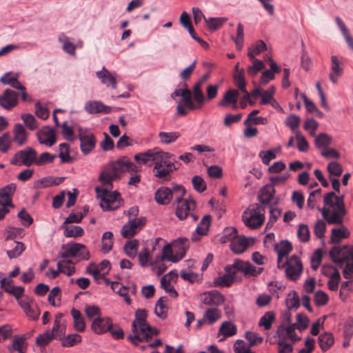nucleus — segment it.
<instances>
[{
  "label": "nucleus",
  "mask_w": 353,
  "mask_h": 353,
  "mask_svg": "<svg viewBox=\"0 0 353 353\" xmlns=\"http://www.w3.org/2000/svg\"><path fill=\"white\" fill-rule=\"evenodd\" d=\"M21 119L30 130H34L38 128V122L35 117L31 114H23Z\"/></svg>",
  "instance_id": "obj_61"
},
{
  "label": "nucleus",
  "mask_w": 353,
  "mask_h": 353,
  "mask_svg": "<svg viewBox=\"0 0 353 353\" xmlns=\"http://www.w3.org/2000/svg\"><path fill=\"white\" fill-rule=\"evenodd\" d=\"M59 157L62 163H70L72 161V158L69 154V145L67 143H61L59 145Z\"/></svg>",
  "instance_id": "obj_59"
},
{
  "label": "nucleus",
  "mask_w": 353,
  "mask_h": 353,
  "mask_svg": "<svg viewBox=\"0 0 353 353\" xmlns=\"http://www.w3.org/2000/svg\"><path fill=\"white\" fill-rule=\"evenodd\" d=\"M85 110L89 114H109L111 112V107L103 104L100 101H88L85 103Z\"/></svg>",
  "instance_id": "obj_23"
},
{
  "label": "nucleus",
  "mask_w": 353,
  "mask_h": 353,
  "mask_svg": "<svg viewBox=\"0 0 353 353\" xmlns=\"http://www.w3.org/2000/svg\"><path fill=\"white\" fill-rule=\"evenodd\" d=\"M139 247V241L136 239L128 241L125 246L124 250L129 257L134 259L137 254V250Z\"/></svg>",
  "instance_id": "obj_50"
},
{
  "label": "nucleus",
  "mask_w": 353,
  "mask_h": 353,
  "mask_svg": "<svg viewBox=\"0 0 353 353\" xmlns=\"http://www.w3.org/2000/svg\"><path fill=\"white\" fill-rule=\"evenodd\" d=\"M275 194V190L272 184L263 186L259 191V200L262 204H269Z\"/></svg>",
  "instance_id": "obj_30"
},
{
  "label": "nucleus",
  "mask_w": 353,
  "mask_h": 353,
  "mask_svg": "<svg viewBox=\"0 0 353 353\" xmlns=\"http://www.w3.org/2000/svg\"><path fill=\"white\" fill-rule=\"evenodd\" d=\"M62 252L59 253L61 257L67 259L69 257H78L79 260H88L90 252L85 245L81 243H74L68 245H63Z\"/></svg>",
  "instance_id": "obj_7"
},
{
  "label": "nucleus",
  "mask_w": 353,
  "mask_h": 353,
  "mask_svg": "<svg viewBox=\"0 0 353 353\" xmlns=\"http://www.w3.org/2000/svg\"><path fill=\"white\" fill-rule=\"evenodd\" d=\"M19 94L16 91L7 88L0 96V106L6 110H11L17 105Z\"/></svg>",
  "instance_id": "obj_15"
},
{
  "label": "nucleus",
  "mask_w": 353,
  "mask_h": 353,
  "mask_svg": "<svg viewBox=\"0 0 353 353\" xmlns=\"http://www.w3.org/2000/svg\"><path fill=\"white\" fill-rule=\"evenodd\" d=\"M57 158V155L49 152H43L36 157V165L41 166L48 163H52Z\"/></svg>",
  "instance_id": "obj_57"
},
{
  "label": "nucleus",
  "mask_w": 353,
  "mask_h": 353,
  "mask_svg": "<svg viewBox=\"0 0 353 353\" xmlns=\"http://www.w3.org/2000/svg\"><path fill=\"white\" fill-rule=\"evenodd\" d=\"M301 123V118L296 114H291L285 119V124L289 127L292 132L297 131V128L299 127Z\"/></svg>",
  "instance_id": "obj_55"
},
{
  "label": "nucleus",
  "mask_w": 353,
  "mask_h": 353,
  "mask_svg": "<svg viewBox=\"0 0 353 353\" xmlns=\"http://www.w3.org/2000/svg\"><path fill=\"white\" fill-rule=\"evenodd\" d=\"M153 154L154 169H159L160 167L165 166V164L174 163L170 161L174 157V154L171 153L160 151L157 148H154Z\"/></svg>",
  "instance_id": "obj_24"
},
{
  "label": "nucleus",
  "mask_w": 353,
  "mask_h": 353,
  "mask_svg": "<svg viewBox=\"0 0 353 353\" xmlns=\"http://www.w3.org/2000/svg\"><path fill=\"white\" fill-rule=\"evenodd\" d=\"M65 330L66 322L54 321L52 329L50 331L54 334L57 339H61L62 336H65Z\"/></svg>",
  "instance_id": "obj_49"
},
{
  "label": "nucleus",
  "mask_w": 353,
  "mask_h": 353,
  "mask_svg": "<svg viewBox=\"0 0 353 353\" xmlns=\"http://www.w3.org/2000/svg\"><path fill=\"white\" fill-rule=\"evenodd\" d=\"M226 274L214 279V285L215 286L230 287L236 279V270L234 268V264L226 265L224 268Z\"/></svg>",
  "instance_id": "obj_16"
},
{
  "label": "nucleus",
  "mask_w": 353,
  "mask_h": 353,
  "mask_svg": "<svg viewBox=\"0 0 353 353\" xmlns=\"http://www.w3.org/2000/svg\"><path fill=\"white\" fill-rule=\"evenodd\" d=\"M101 189L96 187L95 190L101 197L100 206L103 210H115L118 209L123 202L120 194L117 192H111L112 188L103 187Z\"/></svg>",
  "instance_id": "obj_3"
},
{
  "label": "nucleus",
  "mask_w": 353,
  "mask_h": 353,
  "mask_svg": "<svg viewBox=\"0 0 353 353\" xmlns=\"http://www.w3.org/2000/svg\"><path fill=\"white\" fill-rule=\"evenodd\" d=\"M115 74V73H111L105 67H103L101 71L96 72L97 77L101 80L103 84L107 86L111 85L112 88H116L117 87V82Z\"/></svg>",
  "instance_id": "obj_25"
},
{
  "label": "nucleus",
  "mask_w": 353,
  "mask_h": 353,
  "mask_svg": "<svg viewBox=\"0 0 353 353\" xmlns=\"http://www.w3.org/2000/svg\"><path fill=\"white\" fill-rule=\"evenodd\" d=\"M37 156V150L31 147H28L16 152L10 159V163L17 166L30 167L36 163Z\"/></svg>",
  "instance_id": "obj_9"
},
{
  "label": "nucleus",
  "mask_w": 353,
  "mask_h": 353,
  "mask_svg": "<svg viewBox=\"0 0 353 353\" xmlns=\"http://www.w3.org/2000/svg\"><path fill=\"white\" fill-rule=\"evenodd\" d=\"M283 267L285 268L287 277L292 281L297 280L303 272L302 263L300 259L296 255L290 256L283 264Z\"/></svg>",
  "instance_id": "obj_11"
},
{
  "label": "nucleus",
  "mask_w": 353,
  "mask_h": 353,
  "mask_svg": "<svg viewBox=\"0 0 353 353\" xmlns=\"http://www.w3.org/2000/svg\"><path fill=\"white\" fill-rule=\"evenodd\" d=\"M234 268L236 272H241L245 276H256L262 273L263 268H256L248 261H243L241 259H236L234 262Z\"/></svg>",
  "instance_id": "obj_17"
},
{
  "label": "nucleus",
  "mask_w": 353,
  "mask_h": 353,
  "mask_svg": "<svg viewBox=\"0 0 353 353\" xmlns=\"http://www.w3.org/2000/svg\"><path fill=\"white\" fill-rule=\"evenodd\" d=\"M221 317V312L216 307H210L205 311L203 320L208 324H213Z\"/></svg>",
  "instance_id": "obj_37"
},
{
  "label": "nucleus",
  "mask_w": 353,
  "mask_h": 353,
  "mask_svg": "<svg viewBox=\"0 0 353 353\" xmlns=\"http://www.w3.org/2000/svg\"><path fill=\"white\" fill-rule=\"evenodd\" d=\"M166 297H161L157 302L154 312L161 319H165L167 317L168 307L165 305L166 302Z\"/></svg>",
  "instance_id": "obj_44"
},
{
  "label": "nucleus",
  "mask_w": 353,
  "mask_h": 353,
  "mask_svg": "<svg viewBox=\"0 0 353 353\" xmlns=\"http://www.w3.org/2000/svg\"><path fill=\"white\" fill-rule=\"evenodd\" d=\"M209 78V74H203L201 78L197 81V83L193 87V96L196 102L199 105H203L205 101V97L201 88H203V84Z\"/></svg>",
  "instance_id": "obj_29"
},
{
  "label": "nucleus",
  "mask_w": 353,
  "mask_h": 353,
  "mask_svg": "<svg viewBox=\"0 0 353 353\" xmlns=\"http://www.w3.org/2000/svg\"><path fill=\"white\" fill-rule=\"evenodd\" d=\"M329 254L332 261L341 268L345 263L353 259V248L347 245L341 248L334 246L331 249Z\"/></svg>",
  "instance_id": "obj_10"
},
{
  "label": "nucleus",
  "mask_w": 353,
  "mask_h": 353,
  "mask_svg": "<svg viewBox=\"0 0 353 353\" xmlns=\"http://www.w3.org/2000/svg\"><path fill=\"white\" fill-rule=\"evenodd\" d=\"M14 141L19 145H22L24 144L27 139V132L21 123H17L14 128Z\"/></svg>",
  "instance_id": "obj_38"
},
{
  "label": "nucleus",
  "mask_w": 353,
  "mask_h": 353,
  "mask_svg": "<svg viewBox=\"0 0 353 353\" xmlns=\"http://www.w3.org/2000/svg\"><path fill=\"white\" fill-rule=\"evenodd\" d=\"M16 237L12 233L8 234L5 239V247L8 249L6 252L10 259H14L19 256L25 250L24 244L21 242L14 241Z\"/></svg>",
  "instance_id": "obj_13"
},
{
  "label": "nucleus",
  "mask_w": 353,
  "mask_h": 353,
  "mask_svg": "<svg viewBox=\"0 0 353 353\" xmlns=\"http://www.w3.org/2000/svg\"><path fill=\"white\" fill-rule=\"evenodd\" d=\"M176 201L178 202V205L175 213L176 216L181 220L185 219L189 212L196 207V203L193 200H183L181 198L179 201Z\"/></svg>",
  "instance_id": "obj_22"
},
{
  "label": "nucleus",
  "mask_w": 353,
  "mask_h": 353,
  "mask_svg": "<svg viewBox=\"0 0 353 353\" xmlns=\"http://www.w3.org/2000/svg\"><path fill=\"white\" fill-rule=\"evenodd\" d=\"M212 221V216L210 214L205 215L198 224L196 231L199 235L207 234Z\"/></svg>",
  "instance_id": "obj_45"
},
{
  "label": "nucleus",
  "mask_w": 353,
  "mask_h": 353,
  "mask_svg": "<svg viewBox=\"0 0 353 353\" xmlns=\"http://www.w3.org/2000/svg\"><path fill=\"white\" fill-rule=\"evenodd\" d=\"M219 332L225 337H230L236 333V327L232 323L225 321L221 324Z\"/></svg>",
  "instance_id": "obj_47"
},
{
  "label": "nucleus",
  "mask_w": 353,
  "mask_h": 353,
  "mask_svg": "<svg viewBox=\"0 0 353 353\" xmlns=\"http://www.w3.org/2000/svg\"><path fill=\"white\" fill-rule=\"evenodd\" d=\"M121 165V161L119 159L104 168L99 178L103 187L112 188V181L119 179L121 173L123 172Z\"/></svg>",
  "instance_id": "obj_5"
},
{
  "label": "nucleus",
  "mask_w": 353,
  "mask_h": 353,
  "mask_svg": "<svg viewBox=\"0 0 353 353\" xmlns=\"http://www.w3.org/2000/svg\"><path fill=\"white\" fill-rule=\"evenodd\" d=\"M205 21L209 29L212 31H215L220 28L223 25V23L226 22L227 19L224 17L210 18L208 19H205Z\"/></svg>",
  "instance_id": "obj_56"
},
{
  "label": "nucleus",
  "mask_w": 353,
  "mask_h": 353,
  "mask_svg": "<svg viewBox=\"0 0 353 353\" xmlns=\"http://www.w3.org/2000/svg\"><path fill=\"white\" fill-rule=\"evenodd\" d=\"M286 304L289 310L296 309L300 305V300L296 292L293 291L288 294L286 300Z\"/></svg>",
  "instance_id": "obj_64"
},
{
  "label": "nucleus",
  "mask_w": 353,
  "mask_h": 353,
  "mask_svg": "<svg viewBox=\"0 0 353 353\" xmlns=\"http://www.w3.org/2000/svg\"><path fill=\"white\" fill-rule=\"evenodd\" d=\"M202 105H195L192 99V92L188 89V93L184 94L181 97V101L176 106L177 114L180 116H185L188 114L186 109L193 110L200 108Z\"/></svg>",
  "instance_id": "obj_14"
},
{
  "label": "nucleus",
  "mask_w": 353,
  "mask_h": 353,
  "mask_svg": "<svg viewBox=\"0 0 353 353\" xmlns=\"http://www.w3.org/2000/svg\"><path fill=\"white\" fill-rule=\"evenodd\" d=\"M154 150V149L148 150L145 152L137 154L134 156V159L137 161V163L147 164L149 161H152Z\"/></svg>",
  "instance_id": "obj_62"
},
{
  "label": "nucleus",
  "mask_w": 353,
  "mask_h": 353,
  "mask_svg": "<svg viewBox=\"0 0 353 353\" xmlns=\"http://www.w3.org/2000/svg\"><path fill=\"white\" fill-rule=\"evenodd\" d=\"M343 72V63L340 61L336 56L331 57V66L329 79L333 84L338 82L339 79Z\"/></svg>",
  "instance_id": "obj_20"
},
{
  "label": "nucleus",
  "mask_w": 353,
  "mask_h": 353,
  "mask_svg": "<svg viewBox=\"0 0 353 353\" xmlns=\"http://www.w3.org/2000/svg\"><path fill=\"white\" fill-rule=\"evenodd\" d=\"M101 243L103 252H109L113 245V233L110 231L104 232L102 236Z\"/></svg>",
  "instance_id": "obj_46"
},
{
  "label": "nucleus",
  "mask_w": 353,
  "mask_h": 353,
  "mask_svg": "<svg viewBox=\"0 0 353 353\" xmlns=\"http://www.w3.org/2000/svg\"><path fill=\"white\" fill-rule=\"evenodd\" d=\"M292 250V244L288 240H283L276 245L275 250L279 256V259L287 256Z\"/></svg>",
  "instance_id": "obj_40"
},
{
  "label": "nucleus",
  "mask_w": 353,
  "mask_h": 353,
  "mask_svg": "<svg viewBox=\"0 0 353 353\" xmlns=\"http://www.w3.org/2000/svg\"><path fill=\"white\" fill-rule=\"evenodd\" d=\"M78 138L81 142L80 148L82 153L85 155L90 153L96 145V139L94 134L86 129L79 127Z\"/></svg>",
  "instance_id": "obj_12"
},
{
  "label": "nucleus",
  "mask_w": 353,
  "mask_h": 353,
  "mask_svg": "<svg viewBox=\"0 0 353 353\" xmlns=\"http://www.w3.org/2000/svg\"><path fill=\"white\" fill-rule=\"evenodd\" d=\"M173 248L176 252L180 254V256L178 259L176 256H172V249L170 245H165L162 249V259H167L173 262H176L181 259L185 254L186 250L188 248V240L186 238H179L174 241L173 243Z\"/></svg>",
  "instance_id": "obj_8"
},
{
  "label": "nucleus",
  "mask_w": 353,
  "mask_h": 353,
  "mask_svg": "<svg viewBox=\"0 0 353 353\" xmlns=\"http://www.w3.org/2000/svg\"><path fill=\"white\" fill-rule=\"evenodd\" d=\"M12 348L19 353H25L27 343L23 336H15L12 344Z\"/></svg>",
  "instance_id": "obj_53"
},
{
  "label": "nucleus",
  "mask_w": 353,
  "mask_h": 353,
  "mask_svg": "<svg viewBox=\"0 0 353 353\" xmlns=\"http://www.w3.org/2000/svg\"><path fill=\"white\" fill-rule=\"evenodd\" d=\"M177 274L173 272H170L168 274L163 276L161 279V286L163 289L168 292L170 296L176 298L178 296V293L171 285L170 280L172 278H176Z\"/></svg>",
  "instance_id": "obj_28"
},
{
  "label": "nucleus",
  "mask_w": 353,
  "mask_h": 353,
  "mask_svg": "<svg viewBox=\"0 0 353 353\" xmlns=\"http://www.w3.org/2000/svg\"><path fill=\"white\" fill-rule=\"evenodd\" d=\"M318 342L321 349L323 352L327 351L334 343V336L330 332H325L319 335Z\"/></svg>",
  "instance_id": "obj_33"
},
{
  "label": "nucleus",
  "mask_w": 353,
  "mask_h": 353,
  "mask_svg": "<svg viewBox=\"0 0 353 353\" xmlns=\"http://www.w3.org/2000/svg\"><path fill=\"white\" fill-rule=\"evenodd\" d=\"M110 319L109 318H96L93 320L91 328L93 332L98 334H103L110 329Z\"/></svg>",
  "instance_id": "obj_26"
},
{
  "label": "nucleus",
  "mask_w": 353,
  "mask_h": 353,
  "mask_svg": "<svg viewBox=\"0 0 353 353\" xmlns=\"http://www.w3.org/2000/svg\"><path fill=\"white\" fill-rule=\"evenodd\" d=\"M266 50V44L262 40H259L256 44L248 49V56L250 59L255 58L256 55L259 54Z\"/></svg>",
  "instance_id": "obj_43"
},
{
  "label": "nucleus",
  "mask_w": 353,
  "mask_h": 353,
  "mask_svg": "<svg viewBox=\"0 0 353 353\" xmlns=\"http://www.w3.org/2000/svg\"><path fill=\"white\" fill-rule=\"evenodd\" d=\"M57 339L54 334L50 330L46 331L42 334L37 336L36 339V343L41 347H45L47 345L52 339Z\"/></svg>",
  "instance_id": "obj_54"
},
{
  "label": "nucleus",
  "mask_w": 353,
  "mask_h": 353,
  "mask_svg": "<svg viewBox=\"0 0 353 353\" xmlns=\"http://www.w3.org/2000/svg\"><path fill=\"white\" fill-rule=\"evenodd\" d=\"M17 186L14 183H10L0 189V198L2 202L9 205L10 207L14 208L12 202V198L16 191Z\"/></svg>",
  "instance_id": "obj_27"
},
{
  "label": "nucleus",
  "mask_w": 353,
  "mask_h": 353,
  "mask_svg": "<svg viewBox=\"0 0 353 353\" xmlns=\"http://www.w3.org/2000/svg\"><path fill=\"white\" fill-rule=\"evenodd\" d=\"M234 81L241 92H245V81L244 70L243 68L241 69L239 72H234Z\"/></svg>",
  "instance_id": "obj_63"
},
{
  "label": "nucleus",
  "mask_w": 353,
  "mask_h": 353,
  "mask_svg": "<svg viewBox=\"0 0 353 353\" xmlns=\"http://www.w3.org/2000/svg\"><path fill=\"white\" fill-rule=\"evenodd\" d=\"M71 315L74 320V327L75 330L79 332H83L85 328V323L81 312L75 308H72L71 310Z\"/></svg>",
  "instance_id": "obj_32"
},
{
  "label": "nucleus",
  "mask_w": 353,
  "mask_h": 353,
  "mask_svg": "<svg viewBox=\"0 0 353 353\" xmlns=\"http://www.w3.org/2000/svg\"><path fill=\"white\" fill-rule=\"evenodd\" d=\"M158 136L161 143L168 145L175 142L181 134L178 132H160Z\"/></svg>",
  "instance_id": "obj_39"
},
{
  "label": "nucleus",
  "mask_w": 353,
  "mask_h": 353,
  "mask_svg": "<svg viewBox=\"0 0 353 353\" xmlns=\"http://www.w3.org/2000/svg\"><path fill=\"white\" fill-rule=\"evenodd\" d=\"M237 230L233 227H229L225 228L223 235L220 238V241L222 243H225L228 241H232L237 236Z\"/></svg>",
  "instance_id": "obj_52"
},
{
  "label": "nucleus",
  "mask_w": 353,
  "mask_h": 353,
  "mask_svg": "<svg viewBox=\"0 0 353 353\" xmlns=\"http://www.w3.org/2000/svg\"><path fill=\"white\" fill-rule=\"evenodd\" d=\"M147 314L145 310L139 309L135 312V319L132 324L133 335H129L128 339L137 345L138 342L149 341L154 335L158 334L157 329L151 327L146 321Z\"/></svg>",
  "instance_id": "obj_2"
},
{
  "label": "nucleus",
  "mask_w": 353,
  "mask_h": 353,
  "mask_svg": "<svg viewBox=\"0 0 353 353\" xmlns=\"http://www.w3.org/2000/svg\"><path fill=\"white\" fill-rule=\"evenodd\" d=\"M185 190L182 185H175L172 189L167 187L159 188L154 194V199L159 205H168L172 198L179 201L185 195Z\"/></svg>",
  "instance_id": "obj_4"
},
{
  "label": "nucleus",
  "mask_w": 353,
  "mask_h": 353,
  "mask_svg": "<svg viewBox=\"0 0 353 353\" xmlns=\"http://www.w3.org/2000/svg\"><path fill=\"white\" fill-rule=\"evenodd\" d=\"M62 228L64 230V236L68 238L80 237L84 234L83 229L78 225H67L63 224Z\"/></svg>",
  "instance_id": "obj_35"
},
{
  "label": "nucleus",
  "mask_w": 353,
  "mask_h": 353,
  "mask_svg": "<svg viewBox=\"0 0 353 353\" xmlns=\"http://www.w3.org/2000/svg\"><path fill=\"white\" fill-rule=\"evenodd\" d=\"M248 245V239L245 237H236L230 243V248L236 254L243 253L247 249Z\"/></svg>",
  "instance_id": "obj_34"
},
{
  "label": "nucleus",
  "mask_w": 353,
  "mask_h": 353,
  "mask_svg": "<svg viewBox=\"0 0 353 353\" xmlns=\"http://www.w3.org/2000/svg\"><path fill=\"white\" fill-rule=\"evenodd\" d=\"M239 97V92L236 90L230 89L225 92L223 99L219 101L220 106H227L230 104L236 105Z\"/></svg>",
  "instance_id": "obj_36"
},
{
  "label": "nucleus",
  "mask_w": 353,
  "mask_h": 353,
  "mask_svg": "<svg viewBox=\"0 0 353 353\" xmlns=\"http://www.w3.org/2000/svg\"><path fill=\"white\" fill-rule=\"evenodd\" d=\"M177 169L174 163H168L165 164V166L160 167L159 169H154V174L159 179L169 181L170 174Z\"/></svg>",
  "instance_id": "obj_31"
},
{
  "label": "nucleus",
  "mask_w": 353,
  "mask_h": 353,
  "mask_svg": "<svg viewBox=\"0 0 353 353\" xmlns=\"http://www.w3.org/2000/svg\"><path fill=\"white\" fill-rule=\"evenodd\" d=\"M323 203L327 208H319L323 217L330 225H341L347 211L344 203V196H338L333 192L327 193Z\"/></svg>",
  "instance_id": "obj_1"
},
{
  "label": "nucleus",
  "mask_w": 353,
  "mask_h": 353,
  "mask_svg": "<svg viewBox=\"0 0 353 353\" xmlns=\"http://www.w3.org/2000/svg\"><path fill=\"white\" fill-rule=\"evenodd\" d=\"M224 301V296L217 290L205 292L201 295V301L207 305H220Z\"/></svg>",
  "instance_id": "obj_19"
},
{
  "label": "nucleus",
  "mask_w": 353,
  "mask_h": 353,
  "mask_svg": "<svg viewBox=\"0 0 353 353\" xmlns=\"http://www.w3.org/2000/svg\"><path fill=\"white\" fill-rule=\"evenodd\" d=\"M145 224V219L143 217L130 220L122 227L121 231V235L124 238H131L134 236Z\"/></svg>",
  "instance_id": "obj_18"
},
{
  "label": "nucleus",
  "mask_w": 353,
  "mask_h": 353,
  "mask_svg": "<svg viewBox=\"0 0 353 353\" xmlns=\"http://www.w3.org/2000/svg\"><path fill=\"white\" fill-rule=\"evenodd\" d=\"M330 280L327 282L328 288L332 291H336L339 283L341 281V275L337 269H334V272L330 275Z\"/></svg>",
  "instance_id": "obj_58"
},
{
  "label": "nucleus",
  "mask_w": 353,
  "mask_h": 353,
  "mask_svg": "<svg viewBox=\"0 0 353 353\" xmlns=\"http://www.w3.org/2000/svg\"><path fill=\"white\" fill-rule=\"evenodd\" d=\"M37 136L38 140L41 144L52 146L56 142L54 130L48 126L43 127L40 130H39Z\"/></svg>",
  "instance_id": "obj_21"
},
{
  "label": "nucleus",
  "mask_w": 353,
  "mask_h": 353,
  "mask_svg": "<svg viewBox=\"0 0 353 353\" xmlns=\"http://www.w3.org/2000/svg\"><path fill=\"white\" fill-rule=\"evenodd\" d=\"M60 340L62 342L63 347H72L81 343L82 338L79 334H71L66 336H62V339Z\"/></svg>",
  "instance_id": "obj_42"
},
{
  "label": "nucleus",
  "mask_w": 353,
  "mask_h": 353,
  "mask_svg": "<svg viewBox=\"0 0 353 353\" xmlns=\"http://www.w3.org/2000/svg\"><path fill=\"white\" fill-rule=\"evenodd\" d=\"M263 211V209L259 204L252 205V208L246 210L242 215L244 224L253 230L261 227L265 219Z\"/></svg>",
  "instance_id": "obj_6"
},
{
  "label": "nucleus",
  "mask_w": 353,
  "mask_h": 353,
  "mask_svg": "<svg viewBox=\"0 0 353 353\" xmlns=\"http://www.w3.org/2000/svg\"><path fill=\"white\" fill-rule=\"evenodd\" d=\"M274 314L272 312H267L260 319L259 325L263 326L265 330H268L271 328L272 323L274 320Z\"/></svg>",
  "instance_id": "obj_60"
},
{
  "label": "nucleus",
  "mask_w": 353,
  "mask_h": 353,
  "mask_svg": "<svg viewBox=\"0 0 353 353\" xmlns=\"http://www.w3.org/2000/svg\"><path fill=\"white\" fill-rule=\"evenodd\" d=\"M350 232L346 228H333L332 230L331 242L339 243L343 239L347 238Z\"/></svg>",
  "instance_id": "obj_41"
},
{
  "label": "nucleus",
  "mask_w": 353,
  "mask_h": 353,
  "mask_svg": "<svg viewBox=\"0 0 353 353\" xmlns=\"http://www.w3.org/2000/svg\"><path fill=\"white\" fill-rule=\"evenodd\" d=\"M250 59L252 62V65L248 67L247 72L250 76L254 77L265 68V65L262 61L256 58Z\"/></svg>",
  "instance_id": "obj_48"
},
{
  "label": "nucleus",
  "mask_w": 353,
  "mask_h": 353,
  "mask_svg": "<svg viewBox=\"0 0 353 353\" xmlns=\"http://www.w3.org/2000/svg\"><path fill=\"white\" fill-rule=\"evenodd\" d=\"M59 41L63 43V49L65 52L70 54H74L76 46L70 41V39L62 34L59 37Z\"/></svg>",
  "instance_id": "obj_51"
}]
</instances>
